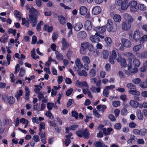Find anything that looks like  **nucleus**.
Here are the masks:
<instances>
[{
  "instance_id": "obj_1",
  "label": "nucleus",
  "mask_w": 147,
  "mask_h": 147,
  "mask_svg": "<svg viewBox=\"0 0 147 147\" xmlns=\"http://www.w3.org/2000/svg\"><path fill=\"white\" fill-rule=\"evenodd\" d=\"M106 27L107 31L109 32H114L116 31L117 28V24L115 23H113L112 21L110 19L107 20Z\"/></svg>"
},
{
  "instance_id": "obj_2",
  "label": "nucleus",
  "mask_w": 147,
  "mask_h": 147,
  "mask_svg": "<svg viewBox=\"0 0 147 147\" xmlns=\"http://www.w3.org/2000/svg\"><path fill=\"white\" fill-rule=\"evenodd\" d=\"M90 47V50H92L93 49V46L89 44L87 42H85L82 43L81 44V47L80 52L81 54L84 55L86 53V50L87 48Z\"/></svg>"
},
{
  "instance_id": "obj_3",
  "label": "nucleus",
  "mask_w": 147,
  "mask_h": 147,
  "mask_svg": "<svg viewBox=\"0 0 147 147\" xmlns=\"http://www.w3.org/2000/svg\"><path fill=\"white\" fill-rule=\"evenodd\" d=\"M39 15L34 14L30 15L29 16V21L32 24V26L34 27L35 26L37 22V17Z\"/></svg>"
},
{
  "instance_id": "obj_4",
  "label": "nucleus",
  "mask_w": 147,
  "mask_h": 147,
  "mask_svg": "<svg viewBox=\"0 0 147 147\" xmlns=\"http://www.w3.org/2000/svg\"><path fill=\"white\" fill-rule=\"evenodd\" d=\"M137 3L135 1H132L130 2L129 6L130 7V9L131 11L135 12L137 11Z\"/></svg>"
},
{
  "instance_id": "obj_5",
  "label": "nucleus",
  "mask_w": 147,
  "mask_h": 147,
  "mask_svg": "<svg viewBox=\"0 0 147 147\" xmlns=\"http://www.w3.org/2000/svg\"><path fill=\"white\" fill-rule=\"evenodd\" d=\"M117 60L118 62H120V64L121 66L123 67L126 66L127 64L125 59L124 58H121L120 55H118Z\"/></svg>"
},
{
  "instance_id": "obj_6",
  "label": "nucleus",
  "mask_w": 147,
  "mask_h": 147,
  "mask_svg": "<svg viewBox=\"0 0 147 147\" xmlns=\"http://www.w3.org/2000/svg\"><path fill=\"white\" fill-rule=\"evenodd\" d=\"M121 42L122 45L126 48H129L131 46V44L130 41L128 39L125 38H122Z\"/></svg>"
},
{
  "instance_id": "obj_7",
  "label": "nucleus",
  "mask_w": 147,
  "mask_h": 147,
  "mask_svg": "<svg viewBox=\"0 0 147 147\" xmlns=\"http://www.w3.org/2000/svg\"><path fill=\"white\" fill-rule=\"evenodd\" d=\"M131 27V24L127 22H123L121 26V29L123 30L127 31L129 30Z\"/></svg>"
},
{
  "instance_id": "obj_8",
  "label": "nucleus",
  "mask_w": 147,
  "mask_h": 147,
  "mask_svg": "<svg viewBox=\"0 0 147 147\" xmlns=\"http://www.w3.org/2000/svg\"><path fill=\"white\" fill-rule=\"evenodd\" d=\"M123 16L124 19L127 21V22L130 24L133 22L134 20V19L132 17L127 13L124 14Z\"/></svg>"
},
{
  "instance_id": "obj_9",
  "label": "nucleus",
  "mask_w": 147,
  "mask_h": 147,
  "mask_svg": "<svg viewBox=\"0 0 147 147\" xmlns=\"http://www.w3.org/2000/svg\"><path fill=\"white\" fill-rule=\"evenodd\" d=\"M61 42L62 45L61 49L63 51H65L68 48L69 44L67 42L65 39L64 38H62Z\"/></svg>"
},
{
  "instance_id": "obj_10",
  "label": "nucleus",
  "mask_w": 147,
  "mask_h": 147,
  "mask_svg": "<svg viewBox=\"0 0 147 147\" xmlns=\"http://www.w3.org/2000/svg\"><path fill=\"white\" fill-rule=\"evenodd\" d=\"M79 13L82 16L85 15L88 11L87 8L85 6H82L80 7L79 9Z\"/></svg>"
},
{
  "instance_id": "obj_11",
  "label": "nucleus",
  "mask_w": 147,
  "mask_h": 147,
  "mask_svg": "<svg viewBox=\"0 0 147 147\" xmlns=\"http://www.w3.org/2000/svg\"><path fill=\"white\" fill-rule=\"evenodd\" d=\"M101 8L99 6H96L92 9V12L94 15H97L101 12Z\"/></svg>"
},
{
  "instance_id": "obj_12",
  "label": "nucleus",
  "mask_w": 147,
  "mask_h": 147,
  "mask_svg": "<svg viewBox=\"0 0 147 147\" xmlns=\"http://www.w3.org/2000/svg\"><path fill=\"white\" fill-rule=\"evenodd\" d=\"M93 146L94 147H108L104 143L99 141L95 142L93 144Z\"/></svg>"
},
{
  "instance_id": "obj_13",
  "label": "nucleus",
  "mask_w": 147,
  "mask_h": 147,
  "mask_svg": "<svg viewBox=\"0 0 147 147\" xmlns=\"http://www.w3.org/2000/svg\"><path fill=\"white\" fill-rule=\"evenodd\" d=\"M85 28L87 30H90L92 28L91 23L89 20H87L85 23Z\"/></svg>"
},
{
  "instance_id": "obj_14",
  "label": "nucleus",
  "mask_w": 147,
  "mask_h": 147,
  "mask_svg": "<svg viewBox=\"0 0 147 147\" xmlns=\"http://www.w3.org/2000/svg\"><path fill=\"white\" fill-rule=\"evenodd\" d=\"M77 36L79 39L82 40L86 37V34L84 31H80L78 33Z\"/></svg>"
},
{
  "instance_id": "obj_15",
  "label": "nucleus",
  "mask_w": 147,
  "mask_h": 147,
  "mask_svg": "<svg viewBox=\"0 0 147 147\" xmlns=\"http://www.w3.org/2000/svg\"><path fill=\"white\" fill-rule=\"evenodd\" d=\"M140 34L139 31L136 30L135 31L133 35L134 40L137 41L140 38Z\"/></svg>"
},
{
  "instance_id": "obj_16",
  "label": "nucleus",
  "mask_w": 147,
  "mask_h": 147,
  "mask_svg": "<svg viewBox=\"0 0 147 147\" xmlns=\"http://www.w3.org/2000/svg\"><path fill=\"white\" fill-rule=\"evenodd\" d=\"M94 30L98 32L102 33L105 32L106 30L105 27L102 26V27H96L94 28Z\"/></svg>"
},
{
  "instance_id": "obj_17",
  "label": "nucleus",
  "mask_w": 147,
  "mask_h": 147,
  "mask_svg": "<svg viewBox=\"0 0 147 147\" xmlns=\"http://www.w3.org/2000/svg\"><path fill=\"white\" fill-rule=\"evenodd\" d=\"M74 26L75 30L78 31L82 28L83 25L82 23L78 22Z\"/></svg>"
},
{
  "instance_id": "obj_18",
  "label": "nucleus",
  "mask_w": 147,
  "mask_h": 147,
  "mask_svg": "<svg viewBox=\"0 0 147 147\" xmlns=\"http://www.w3.org/2000/svg\"><path fill=\"white\" fill-rule=\"evenodd\" d=\"M106 42L105 44V46L107 47H109L111 46L112 40L111 38L109 37H106L105 39Z\"/></svg>"
},
{
  "instance_id": "obj_19",
  "label": "nucleus",
  "mask_w": 147,
  "mask_h": 147,
  "mask_svg": "<svg viewBox=\"0 0 147 147\" xmlns=\"http://www.w3.org/2000/svg\"><path fill=\"white\" fill-rule=\"evenodd\" d=\"M125 55L129 58L127 60L129 62H131L132 61V58L134 59L135 57L134 55L133 54L129 52L125 53Z\"/></svg>"
},
{
  "instance_id": "obj_20",
  "label": "nucleus",
  "mask_w": 147,
  "mask_h": 147,
  "mask_svg": "<svg viewBox=\"0 0 147 147\" xmlns=\"http://www.w3.org/2000/svg\"><path fill=\"white\" fill-rule=\"evenodd\" d=\"M82 136L88 139L89 137L90 134L88 130L86 128L84 130H83Z\"/></svg>"
},
{
  "instance_id": "obj_21",
  "label": "nucleus",
  "mask_w": 147,
  "mask_h": 147,
  "mask_svg": "<svg viewBox=\"0 0 147 147\" xmlns=\"http://www.w3.org/2000/svg\"><path fill=\"white\" fill-rule=\"evenodd\" d=\"M129 104L133 108H137V106L138 104V102L133 100H131L129 102Z\"/></svg>"
},
{
  "instance_id": "obj_22",
  "label": "nucleus",
  "mask_w": 147,
  "mask_h": 147,
  "mask_svg": "<svg viewBox=\"0 0 147 147\" xmlns=\"http://www.w3.org/2000/svg\"><path fill=\"white\" fill-rule=\"evenodd\" d=\"M90 40L92 42H94L98 43L100 41V39L99 37L96 35L90 36Z\"/></svg>"
},
{
  "instance_id": "obj_23",
  "label": "nucleus",
  "mask_w": 147,
  "mask_h": 147,
  "mask_svg": "<svg viewBox=\"0 0 147 147\" xmlns=\"http://www.w3.org/2000/svg\"><path fill=\"white\" fill-rule=\"evenodd\" d=\"M136 114L137 116L138 119L140 120H142L143 119V116L142 113L140 109H137Z\"/></svg>"
},
{
  "instance_id": "obj_24",
  "label": "nucleus",
  "mask_w": 147,
  "mask_h": 147,
  "mask_svg": "<svg viewBox=\"0 0 147 147\" xmlns=\"http://www.w3.org/2000/svg\"><path fill=\"white\" fill-rule=\"evenodd\" d=\"M59 20L60 23L62 24H64L66 23V19L63 16L60 15L58 16Z\"/></svg>"
},
{
  "instance_id": "obj_25",
  "label": "nucleus",
  "mask_w": 147,
  "mask_h": 147,
  "mask_svg": "<svg viewBox=\"0 0 147 147\" xmlns=\"http://www.w3.org/2000/svg\"><path fill=\"white\" fill-rule=\"evenodd\" d=\"M132 64L134 67H139L140 65V62L138 59L134 58V59L133 61Z\"/></svg>"
},
{
  "instance_id": "obj_26",
  "label": "nucleus",
  "mask_w": 147,
  "mask_h": 147,
  "mask_svg": "<svg viewBox=\"0 0 147 147\" xmlns=\"http://www.w3.org/2000/svg\"><path fill=\"white\" fill-rule=\"evenodd\" d=\"M53 29V27L52 26H50L47 25H44V30L45 31L50 32L52 31Z\"/></svg>"
},
{
  "instance_id": "obj_27",
  "label": "nucleus",
  "mask_w": 147,
  "mask_h": 147,
  "mask_svg": "<svg viewBox=\"0 0 147 147\" xmlns=\"http://www.w3.org/2000/svg\"><path fill=\"white\" fill-rule=\"evenodd\" d=\"M29 12L32 14L36 15H39L40 13L38 11L33 7L30 8L29 10Z\"/></svg>"
},
{
  "instance_id": "obj_28",
  "label": "nucleus",
  "mask_w": 147,
  "mask_h": 147,
  "mask_svg": "<svg viewBox=\"0 0 147 147\" xmlns=\"http://www.w3.org/2000/svg\"><path fill=\"white\" fill-rule=\"evenodd\" d=\"M129 93L133 95L139 96L140 95V92L136 90H130L129 91Z\"/></svg>"
},
{
  "instance_id": "obj_29",
  "label": "nucleus",
  "mask_w": 147,
  "mask_h": 147,
  "mask_svg": "<svg viewBox=\"0 0 147 147\" xmlns=\"http://www.w3.org/2000/svg\"><path fill=\"white\" fill-rule=\"evenodd\" d=\"M112 129L111 127L109 128L106 129V128H103L102 130L104 134L105 135H108L110 134V132L112 130Z\"/></svg>"
},
{
  "instance_id": "obj_30",
  "label": "nucleus",
  "mask_w": 147,
  "mask_h": 147,
  "mask_svg": "<svg viewBox=\"0 0 147 147\" xmlns=\"http://www.w3.org/2000/svg\"><path fill=\"white\" fill-rule=\"evenodd\" d=\"M75 63L76 66L79 69L83 67V65L81 63L80 60L79 58H77L76 60Z\"/></svg>"
},
{
  "instance_id": "obj_31",
  "label": "nucleus",
  "mask_w": 147,
  "mask_h": 147,
  "mask_svg": "<svg viewBox=\"0 0 147 147\" xmlns=\"http://www.w3.org/2000/svg\"><path fill=\"white\" fill-rule=\"evenodd\" d=\"M114 20L116 22H119L121 21V17L118 14H115L113 17Z\"/></svg>"
},
{
  "instance_id": "obj_32",
  "label": "nucleus",
  "mask_w": 147,
  "mask_h": 147,
  "mask_svg": "<svg viewBox=\"0 0 147 147\" xmlns=\"http://www.w3.org/2000/svg\"><path fill=\"white\" fill-rule=\"evenodd\" d=\"M55 54L57 59L59 60H62L63 59V56L58 51L55 52Z\"/></svg>"
},
{
  "instance_id": "obj_33",
  "label": "nucleus",
  "mask_w": 147,
  "mask_h": 147,
  "mask_svg": "<svg viewBox=\"0 0 147 147\" xmlns=\"http://www.w3.org/2000/svg\"><path fill=\"white\" fill-rule=\"evenodd\" d=\"M83 61L86 63L88 64L90 62V60L89 58L87 56H85L82 57Z\"/></svg>"
},
{
  "instance_id": "obj_34",
  "label": "nucleus",
  "mask_w": 147,
  "mask_h": 147,
  "mask_svg": "<svg viewBox=\"0 0 147 147\" xmlns=\"http://www.w3.org/2000/svg\"><path fill=\"white\" fill-rule=\"evenodd\" d=\"M109 53L108 51L107 50H104L102 51V56L104 59H106L108 57Z\"/></svg>"
},
{
  "instance_id": "obj_35",
  "label": "nucleus",
  "mask_w": 147,
  "mask_h": 147,
  "mask_svg": "<svg viewBox=\"0 0 147 147\" xmlns=\"http://www.w3.org/2000/svg\"><path fill=\"white\" fill-rule=\"evenodd\" d=\"M23 93V92L22 90H20L17 92V94H16L15 96L18 100L20 99V96L22 95Z\"/></svg>"
},
{
  "instance_id": "obj_36",
  "label": "nucleus",
  "mask_w": 147,
  "mask_h": 147,
  "mask_svg": "<svg viewBox=\"0 0 147 147\" xmlns=\"http://www.w3.org/2000/svg\"><path fill=\"white\" fill-rule=\"evenodd\" d=\"M78 75L80 76H84L86 77L87 76V74L84 70L82 71H78Z\"/></svg>"
},
{
  "instance_id": "obj_37",
  "label": "nucleus",
  "mask_w": 147,
  "mask_h": 147,
  "mask_svg": "<svg viewBox=\"0 0 147 147\" xmlns=\"http://www.w3.org/2000/svg\"><path fill=\"white\" fill-rule=\"evenodd\" d=\"M126 87L130 89H136V86L131 83H128L126 85Z\"/></svg>"
},
{
  "instance_id": "obj_38",
  "label": "nucleus",
  "mask_w": 147,
  "mask_h": 147,
  "mask_svg": "<svg viewBox=\"0 0 147 147\" xmlns=\"http://www.w3.org/2000/svg\"><path fill=\"white\" fill-rule=\"evenodd\" d=\"M113 106L114 107H117L120 105V102L119 100L114 101L112 102Z\"/></svg>"
},
{
  "instance_id": "obj_39",
  "label": "nucleus",
  "mask_w": 147,
  "mask_h": 147,
  "mask_svg": "<svg viewBox=\"0 0 147 147\" xmlns=\"http://www.w3.org/2000/svg\"><path fill=\"white\" fill-rule=\"evenodd\" d=\"M7 101L10 105L13 104L15 102L14 98L12 96H10L7 98Z\"/></svg>"
},
{
  "instance_id": "obj_40",
  "label": "nucleus",
  "mask_w": 147,
  "mask_h": 147,
  "mask_svg": "<svg viewBox=\"0 0 147 147\" xmlns=\"http://www.w3.org/2000/svg\"><path fill=\"white\" fill-rule=\"evenodd\" d=\"M141 45H139L135 46L133 48V50L134 52H137L141 49Z\"/></svg>"
},
{
  "instance_id": "obj_41",
  "label": "nucleus",
  "mask_w": 147,
  "mask_h": 147,
  "mask_svg": "<svg viewBox=\"0 0 147 147\" xmlns=\"http://www.w3.org/2000/svg\"><path fill=\"white\" fill-rule=\"evenodd\" d=\"M15 15L16 18H18L19 20H20L21 18V16L20 13L17 10H15Z\"/></svg>"
},
{
  "instance_id": "obj_42",
  "label": "nucleus",
  "mask_w": 147,
  "mask_h": 147,
  "mask_svg": "<svg viewBox=\"0 0 147 147\" xmlns=\"http://www.w3.org/2000/svg\"><path fill=\"white\" fill-rule=\"evenodd\" d=\"M140 135L141 136H144L147 133L146 130L145 129H143L140 130Z\"/></svg>"
},
{
  "instance_id": "obj_43",
  "label": "nucleus",
  "mask_w": 147,
  "mask_h": 147,
  "mask_svg": "<svg viewBox=\"0 0 147 147\" xmlns=\"http://www.w3.org/2000/svg\"><path fill=\"white\" fill-rule=\"evenodd\" d=\"M138 8L142 11H145L146 9V6L143 4H140L138 6Z\"/></svg>"
},
{
  "instance_id": "obj_44",
  "label": "nucleus",
  "mask_w": 147,
  "mask_h": 147,
  "mask_svg": "<svg viewBox=\"0 0 147 147\" xmlns=\"http://www.w3.org/2000/svg\"><path fill=\"white\" fill-rule=\"evenodd\" d=\"M83 130V129H80L76 132V134L79 137L81 138L82 137Z\"/></svg>"
},
{
  "instance_id": "obj_45",
  "label": "nucleus",
  "mask_w": 147,
  "mask_h": 147,
  "mask_svg": "<svg viewBox=\"0 0 147 147\" xmlns=\"http://www.w3.org/2000/svg\"><path fill=\"white\" fill-rule=\"evenodd\" d=\"M96 74L95 71L94 69H91L89 73V75L92 77H94Z\"/></svg>"
},
{
  "instance_id": "obj_46",
  "label": "nucleus",
  "mask_w": 147,
  "mask_h": 147,
  "mask_svg": "<svg viewBox=\"0 0 147 147\" xmlns=\"http://www.w3.org/2000/svg\"><path fill=\"white\" fill-rule=\"evenodd\" d=\"M140 86L142 88H147V82H143L140 84Z\"/></svg>"
},
{
  "instance_id": "obj_47",
  "label": "nucleus",
  "mask_w": 147,
  "mask_h": 147,
  "mask_svg": "<svg viewBox=\"0 0 147 147\" xmlns=\"http://www.w3.org/2000/svg\"><path fill=\"white\" fill-rule=\"evenodd\" d=\"M147 38V35H144L142 38L140 40V43L142 44L144 43V41L146 40Z\"/></svg>"
},
{
  "instance_id": "obj_48",
  "label": "nucleus",
  "mask_w": 147,
  "mask_h": 147,
  "mask_svg": "<svg viewBox=\"0 0 147 147\" xmlns=\"http://www.w3.org/2000/svg\"><path fill=\"white\" fill-rule=\"evenodd\" d=\"M141 81V79L139 78H136L133 79L132 82L135 84H138L140 83Z\"/></svg>"
},
{
  "instance_id": "obj_49",
  "label": "nucleus",
  "mask_w": 147,
  "mask_h": 147,
  "mask_svg": "<svg viewBox=\"0 0 147 147\" xmlns=\"http://www.w3.org/2000/svg\"><path fill=\"white\" fill-rule=\"evenodd\" d=\"M25 73V70L22 68L20 69V72L19 74V76L21 77H22L24 76Z\"/></svg>"
},
{
  "instance_id": "obj_50",
  "label": "nucleus",
  "mask_w": 147,
  "mask_h": 147,
  "mask_svg": "<svg viewBox=\"0 0 147 147\" xmlns=\"http://www.w3.org/2000/svg\"><path fill=\"white\" fill-rule=\"evenodd\" d=\"M73 90V89L72 88L68 89L66 92V95L67 96H69L71 94Z\"/></svg>"
},
{
  "instance_id": "obj_51",
  "label": "nucleus",
  "mask_w": 147,
  "mask_h": 147,
  "mask_svg": "<svg viewBox=\"0 0 147 147\" xmlns=\"http://www.w3.org/2000/svg\"><path fill=\"white\" fill-rule=\"evenodd\" d=\"M54 103H48L47 104L48 109L49 110H51L53 107Z\"/></svg>"
},
{
  "instance_id": "obj_52",
  "label": "nucleus",
  "mask_w": 147,
  "mask_h": 147,
  "mask_svg": "<svg viewBox=\"0 0 147 147\" xmlns=\"http://www.w3.org/2000/svg\"><path fill=\"white\" fill-rule=\"evenodd\" d=\"M45 115L47 117H49L51 119L53 118V116L50 111H49L48 112H47L45 113Z\"/></svg>"
},
{
  "instance_id": "obj_53",
  "label": "nucleus",
  "mask_w": 147,
  "mask_h": 147,
  "mask_svg": "<svg viewBox=\"0 0 147 147\" xmlns=\"http://www.w3.org/2000/svg\"><path fill=\"white\" fill-rule=\"evenodd\" d=\"M109 91L105 88L103 91V95L106 97H108L109 93Z\"/></svg>"
},
{
  "instance_id": "obj_54",
  "label": "nucleus",
  "mask_w": 147,
  "mask_h": 147,
  "mask_svg": "<svg viewBox=\"0 0 147 147\" xmlns=\"http://www.w3.org/2000/svg\"><path fill=\"white\" fill-rule=\"evenodd\" d=\"M93 113L94 115L96 117L98 118H100V115L96 109H94Z\"/></svg>"
},
{
  "instance_id": "obj_55",
  "label": "nucleus",
  "mask_w": 147,
  "mask_h": 147,
  "mask_svg": "<svg viewBox=\"0 0 147 147\" xmlns=\"http://www.w3.org/2000/svg\"><path fill=\"white\" fill-rule=\"evenodd\" d=\"M35 52V49L34 48L31 51V53L32 57L34 59H36V54Z\"/></svg>"
},
{
  "instance_id": "obj_56",
  "label": "nucleus",
  "mask_w": 147,
  "mask_h": 147,
  "mask_svg": "<svg viewBox=\"0 0 147 147\" xmlns=\"http://www.w3.org/2000/svg\"><path fill=\"white\" fill-rule=\"evenodd\" d=\"M32 139L34 140L35 142H37L40 141L39 136L37 135H35L34 136Z\"/></svg>"
},
{
  "instance_id": "obj_57",
  "label": "nucleus",
  "mask_w": 147,
  "mask_h": 147,
  "mask_svg": "<svg viewBox=\"0 0 147 147\" xmlns=\"http://www.w3.org/2000/svg\"><path fill=\"white\" fill-rule=\"evenodd\" d=\"M25 90L26 91V96H29L30 95V91L29 88L27 86H25Z\"/></svg>"
},
{
  "instance_id": "obj_58",
  "label": "nucleus",
  "mask_w": 147,
  "mask_h": 147,
  "mask_svg": "<svg viewBox=\"0 0 147 147\" xmlns=\"http://www.w3.org/2000/svg\"><path fill=\"white\" fill-rule=\"evenodd\" d=\"M127 111L125 108H123L122 109L121 111V114L122 115H125L127 113Z\"/></svg>"
},
{
  "instance_id": "obj_59",
  "label": "nucleus",
  "mask_w": 147,
  "mask_h": 147,
  "mask_svg": "<svg viewBox=\"0 0 147 147\" xmlns=\"http://www.w3.org/2000/svg\"><path fill=\"white\" fill-rule=\"evenodd\" d=\"M114 128L117 129H120L121 127V124L120 123H116L114 126Z\"/></svg>"
},
{
  "instance_id": "obj_60",
  "label": "nucleus",
  "mask_w": 147,
  "mask_h": 147,
  "mask_svg": "<svg viewBox=\"0 0 147 147\" xmlns=\"http://www.w3.org/2000/svg\"><path fill=\"white\" fill-rule=\"evenodd\" d=\"M38 135L40 136L41 139L45 138V134L44 132L40 131L38 133Z\"/></svg>"
},
{
  "instance_id": "obj_61",
  "label": "nucleus",
  "mask_w": 147,
  "mask_h": 147,
  "mask_svg": "<svg viewBox=\"0 0 147 147\" xmlns=\"http://www.w3.org/2000/svg\"><path fill=\"white\" fill-rule=\"evenodd\" d=\"M78 127V125H70L69 126L70 130H74L76 128Z\"/></svg>"
},
{
  "instance_id": "obj_62",
  "label": "nucleus",
  "mask_w": 147,
  "mask_h": 147,
  "mask_svg": "<svg viewBox=\"0 0 147 147\" xmlns=\"http://www.w3.org/2000/svg\"><path fill=\"white\" fill-rule=\"evenodd\" d=\"M2 41V42L5 43L7 41V35H4L1 37Z\"/></svg>"
},
{
  "instance_id": "obj_63",
  "label": "nucleus",
  "mask_w": 147,
  "mask_h": 147,
  "mask_svg": "<svg viewBox=\"0 0 147 147\" xmlns=\"http://www.w3.org/2000/svg\"><path fill=\"white\" fill-rule=\"evenodd\" d=\"M132 132L134 134L136 135H139L140 130L137 129H134L132 131Z\"/></svg>"
},
{
  "instance_id": "obj_64",
  "label": "nucleus",
  "mask_w": 147,
  "mask_h": 147,
  "mask_svg": "<svg viewBox=\"0 0 147 147\" xmlns=\"http://www.w3.org/2000/svg\"><path fill=\"white\" fill-rule=\"evenodd\" d=\"M141 56L142 58H146L147 57V51H144L142 53Z\"/></svg>"
}]
</instances>
